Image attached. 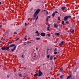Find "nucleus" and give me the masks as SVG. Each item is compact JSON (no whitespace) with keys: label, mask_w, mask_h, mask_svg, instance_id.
<instances>
[{"label":"nucleus","mask_w":79,"mask_h":79,"mask_svg":"<svg viewBox=\"0 0 79 79\" xmlns=\"http://www.w3.org/2000/svg\"><path fill=\"white\" fill-rule=\"evenodd\" d=\"M62 70H63V68H61L59 70L60 72H61V71H62Z\"/></svg>","instance_id":"5701e85b"},{"label":"nucleus","mask_w":79,"mask_h":79,"mask_svg":"<svg viewBox=\"0 0 79 79\" xmlns=\"http://www.w3.org/2000/svg\"><path fill=\"white\" fill-rule=\"evenodd\" d=\"M1 49L2 50H5V47H2Z\"/></svg>","instance_id":"2eb2a0df"},{"label":"nucleus","mask_w":79,"mask_h":79,"mask_svg":"<svg viewBox=\"0 0 79 79\" xmlns=\"http://www.w3.org/2000/svg\"><path fill=\"white\" fill-rule=\"evenodd\" d=\"M10 48V47H9V46L8 47H7L5 48V50H8L9 49V48Z\"/></svg>","instance_id":"f8f14e48"},{"label":"nucleus","mask_w":79,"mask_h":79,"mask_svg":"<svg viewBox=\"0 0 79 79\" xmlns=\"http://www.w3.org/2000/svg\"><path fill=\"white\" fill-rule=\"evenodd\" d=\"M7 77H8V76H7Z\"/></svg>","instance_id":"13d9d810"},{"label":"nucleus","mask_w":79,"mask_h":79,"mask_svg":"<svg viewBox=\"0 0 79 79\" xmlns=\"http://www.w3.org/2000/svg\"><path fill=\"white\" fill-rule=\"evenodd\" d=\"M19 38H18L15 40L16 41H17V40H19Z\"/></svg>","instance_id":"473e14b6"},{"label":"nucleus","mask_w":79,"mask_h":79,"mask_svg":"<svg viewBox=\"0 0 79 79\" xmlns=\"http://www.w3.org/2000/svg\"><path fill=\"white\" fill-rule=\"evenodd\" d=\"M19 76H20V77H22V74H21V73H19Z\"/></svg>","instance_id":"412c9836"},{"label":"nucleus","mask_w":79,"mask_h":79,"mask_svg":"<svg viewBox=\"0 0 79 79\" xmlns=\"http://www.w3.org/2000/svg\"><path fill=\"white\" fill-rule=\"evenodd\" d=\"M31 42L29 41H27V44H31Z\"/></svg>","instance_id":"bb28decb"},{"label":"nucleus","mask_w":79,"mask_h":79,"mask_svg":"<svg viewBox=\"0 0 79 79\" xmlns=\"http://www.w3.org/2000/svg\"><path fill=\"white\" fill-rule=\"evenodd\" d=\"M56 50H57V48H55V50H54V52H56Z\"/></svg>","instance_id":"7c9ffc66"},{"label":"nucleus","mask_w":79,"mask_h":79,"mask_svg":"<svg viewBox=\"0 0 79 79\" xmlns=\"http://www.w3.org/2000/svg\"><path fill=\"white\" fill-rule=\"evenodd\" d=\"M24 39H25V40H27V39H26V37H25L24 38Z\"/></svg>","instance_id":"c9c22d12"},{"label":"nucleus","mask_w":79,"mask_h":79,"mask_svg":"<svg viewBox=\"0 0 79 79\" xmlns=\"http://www.w3.org/2000/svg\"><path fill=\"white\" fill-rule=\"evenodd\" d=\"M25 26H27V23H25Z\"/></svg>","instance_id":"e433bc0d"},{"label":"nucleus","mask_w":79,"mask_h":79,"mask_svg":"<svg viewBox=\"0 0 79 79\" xmlns=\"http://www.w3.org/2000/svg\"><path fill=\"white\" fill-rule=\"evenodd\" d=\"M66 7H61V10H64L66 9Z\"/></svg>","instance_id":"9d476101"},{"label":"nucleus","mask_w":79,"mask_h":79,"mask_svg":"<svg viewBox=\"0 0 79 79\" xmlns=\"http://www.w3.org/2000/svg\"><path fill=\"white\" fill-rule=\"evenodd\" d=\"M8 43L10 44H12V42H9Z\"/></svg>","instance_id":"72a5a7b5"},{"label":"nucleus","mask_w":79,"mask_h":79,"mask_svg":"<svg viewBox=\"0 0 79 79\" xmlns=\"http://www.w3.org/2000/svg\"><path fill=\"white\" fill-rule=\"evenodd\" d=\"M2 41H1L0 40V42H1Z\"/></svg>","instance_id":"6e6d98bb"},{"label":"nucleus","mask_w":79,"mask_h":79,"mask_svg":"<svg viewBox=\"0 0 79 79\" xmlns=\"http://www.w3.org/2000/svg\"><path fill=\"white\" fill-rule=\"evenodd\" d=\"M36 50H38V48H36Z\"/></svg>","instance_id":"79ce46f5"},{"label":"nucleus","mask_w":79,"mask_h":79,"mask_svg":"<svg viewBox=\"0 0 79 79\" xmlns=\"http://www.w3.org/2000/svg\"><path fill=\"white\" fill-rule=\"evenodd\" d=\"M56 57H54V60H56Z\"/></svg>","instance_id":"37998d69"},{"label":"nucleus","mask_w":79,"mask_h":79,"mask_svg":"<svg viewBox=\"0 0 79 79\" xmlns=\"http://www.w3.org/2000/svg\"><path fill=\"white\" fill-rule=\"evenodd\" d=\"M50 24H48V27H47V31L49 30V29H50Z\"/></svg>","instance_id":"1a4fd4ad"},{"label":"nucleus","mask_w":79,"mask_h":79,"mask_svg":"<svg viewBox=\"0 0 79 79\" xmlns=\"http://www.w3.org/2000/svg\"><path fill=\"white\" fill-rule=\"evenodd\" d=\"M34 54H35H35H36V53H34Z\"/></svg>","instance_id":"8fccbe9b"},{"label":"nucleus","mask_w":79,"mask_h":79,"mask_svg":"<svg viewBox=\"0 0 79 79\" xmlns=\"http://www.w3.org/2000/svg\"><path fill=\"white\" fill-rule=\"evenodd\" d=\"M63 75H61L60 77V79H62V78H63Z\"/></svg>","instance_id":"b1692460"},{"label":"nucleus","mask_w":79,"mask_h":79,"mask_svg":"<svg viewBox=\"0 0 79 79\" xmlns=\"http://www.w3.org/2000/svg\"><path fill=\"white\" fill-rule=\"evenodd\" d=\"M47 35L48 36H49V37L50 36V34H48Z\"/></svg>","instance_id":"4c0bfd02"},{"label":"nucleus","mask_w":79,"mask_h":79,"mask_svg":"<svg viewBox=\"0 0 79 79\" xmlns=\"http://www.w3.org/2000/svg\"><path fill=\"white\" fill-rule=\"evenodd\" d=\"M71 16L70 15H69L68 16H66L64 17V21H67L68 19V18H71Z\"/></svg>","instance_id":"f03ea898"},{"label":"nucleus","mask_w":79,"mask_h":79,"mask_svg":"<svg viewBox=\"0 0 79 79\" xmlns=\"http://www.w3.org/2000/svg\"><path fill=\"white\" fill-rule=\"evenodd\" d=\"M25 69H26V68H24Z\"/></svg>","instance_id":"5fc2aeb1"},{"label":"nucleus","mask_w":79,"mask_h":79,"mask_svg":"<svg viewBox=\"0 0 79 79\" xmlns=\"http://www.w3.org/2000/svg\"><path fill=\"white\" fill-rule=\"evenodd\" d=\"M2 21H5V19H2Z\"/></svg>","instance_id":"49530a36"},{"label":"nucleus","mask_w":79,"mask_h":79,"mask_svg":"<svg viewBox=\"0 0 79 79\" xmlns=\"http://www.w3.org/2000/svg\"><path fill=\"white\" fill-rule=\"evenodd\" d=\"M38 16H37L36 18V21H37V20L38 19Z\"/></svg>","instance_id":"f704fd0d"},{"label":"nucleus","mask_w":79,"mask_h":79,"mask_svg":"<svg viewBox=\"0 0 79 79\" xmlns=\"http://www.w3.org/2000/svg\"><path fill=\"white\" fill-rule=\"evenodd\" d=\"M36 40H40V38H36Z\"/></svg>","instance_id":"cd10ccee"},{"label":"nucleus","mask_w":79,"mask_h":79,"mask_svg":"<svg viewBox=\"0 0 79 79\" xmlns=\"http://www.w3.org/2000/svg\"><path fill=\"white\" fill-rule=\"evenodd\" d=\"M55 35H57V36H59V35H60V33H55Z\"/></svg>","instance_id":"ddd939ff"},{"label":"nucleus","mask_w":79,"mask_h":79,"mask_svg":"<svg viewBox=\"0 0 79 79\" xmlns=\"http://www.w3.org/2000/svg\"><path fill=\"white\" fill-rule=\"evenodd\" d=\"M35 56H34V58H35Z\"/></svg>","instance_id":"de8ad7c7"},{"label":"nucleus","mask_w":79,"mask_h":79,"mask_svg":"<svg viewBox=\"0 0 79 79\" xmlns=\"http://www.w3.org/2000/svg\"><path fill=\"white\" fill-rule=\"evenodd\" d=\"M1 4H2V2H0V5H1Z\"/></svg>","instance_id":"09e8293b"},{"label":"nucleus","mask_w":79,"mask_h":79,"mask_svg":"<svg viewBox=\"0 0 79 79\" xmlns=\"http://www.w3.org/2000/svg\"><path fill=\"white\" fill-rule=\"evenodd\" d=\"M70 77H71V75H69V76L67 78V79H69V78H70Z\"/></svg>","instance_id":"dca6fc26"},{"label":"nucleus","mask_w":79,"mask_h":79,"mask_svg":"<svg viewBox=\"0 0 79 79\" xmlns=\"http://www.w3.org/2000/svg\"><path fill=\"white\" fill-rule=\"evenodd\" d=\"M62 24L63 25H64V21H62Z\"/></svg>","instance_id":"f3484780"},{"label":"nucleus","mask_w":79,"mask_h":79,"mask_svg":"<svg viewBox=\"0 0 79 79\" xmlns=\"http://www.w3.org/2000/svg\"><path fill=\"white\" fill-rule=\"evenodd\" d=\"M64 42L63 41H62V42H60V43L59 44V45L60 46H61V45H62V44H63V43H64Z\"/></svg>","instance_id":"423d86ee"},{"label":"nucleus","mask_w":79,"mask_h":79,"mask_svg":"<svg viewBox=\"0 0 79 79\" xmlns=\"http://www.w3.org/2000/svg\"><path fill=\"white\" fill-rule=\"evenodd\" d=\"M2 27V25H0V28H1Z\"/></svg>","instance_id":"a18cd8bd"},{"label":"nucleus","mask_w":79,"mask_h":79,"mask_svg":"<svg viewBox=\"0 0 79 79\" xmlns=\"http://www.w3.org/2000/svg\"><path fill=\"white\" fill-rule=\"evenodd\" d=\"M31 0H30V2H31Z\"/></svg>","instance_id":"3c124183"},{"label":"nucleus","mask_w":79,"mask_h":79,"mask_svg":"<svg viewBox=\"0 0 79 79\" xmlns=\"http://www.w3.org/2000/svg\"><path fill=\"white\" fill-rule=\"evenodd\" d=\"M50 60L51 61H52L53 60V57L52 56H51L50 57Z\"/></svg>","instance_id":"a211bd4d"},{"label":"nucleus","mask_w":79,"mask_h":79,"mask_svg":"<svg viewBox=\"0 0 79 79\" xmlns=\"http://www.w3.org/2000/svg\"><path fill=\"white\" fill-rule=\"evenodd\" d=\"M40 9H38L36 11L35 13L34 14V18H35L37 16L38 13H39L40 12Z\"/></svg>","instance_id":"f257e3e1"},{"label":"nucleus","mask_w":79,"mask_h":79,"mask_svg":"<svg viewBox=\"0 0 79 79\" xmlns=\"http://www.w3.org/2000/svg\"><path fill=\"white\" fill-rule=\"evenodd\" d=\"M35 56H37V55H35Z\"/></svg>","instance_id":"603ef678"},{"label":"nucleus","mask_w":79,"mask_h":79,"mask_svg":"<svg viewBox=\"0 0 79 79\" xmlns=\"http://www.w3.org/2000/svg\"><path fill=\"white\" fill-rule=\"evenodd\" d=\"M3 40L4 41L5 40V39H3Z\"/></svg>","instance_id":"864d4df0"},{"label":"nucleus","mask_w":79,"mask_h":79,"mask_svg":"<svg viewBox=\"0 0 79 79\" xmlns=\"http://www.w3.org/2000/svg\"><path fill=\"white\" fill-rule=\"evenodd\" d=\"M45 65V64H43V65Z\"/></svg>","instance_id":"4d7b16f0"},{"label":"nucleus","mask_w":79,"mask_h":79,"mask_svg":"<svg viewBox=\"0 0 79 79\" xmlns=\"http://www.w3.org/2000/svg\"><path fill=\"white\" fill-rule=\"evenodd\" d=\"M14 46H15V44H11L10 46H9V47H14Z\"/></svg>","instance_id":"9b49d317"},{"label":"nucleus","mask_w":79,"mask_h":79,"mask_svg":"<svg viewBox=\"0 0 79 79\" xmlns=\"http://www.w3.org/2000/svg\"><path fill=\"white\" fill-rule=\"evenodd\" d=\"M54 13H58V11H55L54 12Z\"/></svg>","instance_id":"2f4dec72"},{"label":"nucleus","mask_w":79,"mask_h":79,"mask_svg":"<svg viewBox=\"0 0 79 79\" xmlns=\"http://www.w3.org/2000/svg\"><path fill=\"white\" fill-rule=\"evenodd\" d=\"M35 33H36V34H37L38 33V31H36V32H35Z\"/></svg>","instance_id":"58836bf2"},{"label":"nucleus","mask_w":79,"mask_h":79,"mask_svg":"<svg viewBox=\"0 0 79 79\" xmlns=\"http://www.w3.org/2000/svg\"><path fill=\"white\" fill-rule=\"evenodd\" d=\"M16 48V46H15L13 49H11L12 52H14V51H15V50Z\"/></svg>","instance_id":"0eeeda50"},{"label":"nucleus","mask_w":79,"mask_h":79,"mask_svg":"<svg viewBox=\"0 0 79 79\" xmlns=\"http://www.w3.org/2000/svg\"><path fill=\"white\" fill-rule=\"evenodd\" d=\"M46 15H48V11H46Z\"/></svg>","instance_id":"c756f323"},{"label":"nucleus","mask_w":79,"mask_h":79,"mask_svg":"<svg viewBox=\"0 0 79 79\" xmlns=\"http://www.w3.org/2000/svg\"><path fill=\"white\" fill-rule=\"evenodd\" d=\"M14 34H16V32H15L14 33Z\"/></svg>","instance_id":"c03bdc74"},{"label":"nucleus","mask_w":79,"mask_h":79,"mask_svg":"<svg viewBox=\"0 0 79 79\" xmlns=\"http://www.w3.org/2000/svg\"><path fill=\"white\" fill-rule=\"evenodd\" d=\"M40 35H41V36H43V37L45 36V33H41L40 34Z\"/></svg>","instance_id":"39448f33"},{"label":"nucleus","mask_w":79,"mask_h":79,"mask_svg":"<svg viewBox=\"0 0 79 79\" xmlns=\"http://www.w3.org/2000/svg\"><path fill=\"white\" fill-rule=\"evenodd\" d=\"M50 18V16H48V17H47L46 18L47 20V21H48V19H49V18Z\"/></svg>","instance_id":"6ab92c4d"},{"label":"nucleus","mask_w":79,"mask_h":79,"mask_svg":"<svg viewBox=\"0 0 79 79\" xmlns=\"http://www.w3.org/2000/svg\"><path fill=\"white\" fill-rule=\"evenodd\" d=\"M55 13H54L52 14V16L53 17H54V16H55Z\"/></svg>","instance_id":"4be33fe9"},{"label":"nucleus","mask_w":79,"mask_h":79,"mask_svg":"<svg viewBox=\"0 0 79 79\" xmlns=\"http://www.w3.org/2000/svg\"><path fill=\"white\" fill-rule=\"evenodd\" d=\"M53 25L54 27H55V28L58 27V25L56 23H54Z\"/></svg>","instance_id":"20e7f679"},{"label":"nucleus","mask_w":79,"mask_h":79,"mask_svg":"<svg viewBox=\"0 0 79 79\" xmlns=\"http://www.w3.org/2000/svg\"><path fill=\"white\" fill-rule=\"evenodd\" d=\"M22 58H24V56L23 55H22Z\"/></svg>","instance_id":"ea45409f"},{"label":"nucleus","mask_w":79,"mask_h":79,"mask_svg":"<svg viewBox=\"0 0 79 79\" xmlns=\"http://www.w3.org/2000/svg\"><path fill=\"white\" fill-rule=\"evenodd\" d=\"M70 32L72 33V34H74V30L73 29H71L70 30Z\"/></svg>","instance_id":"6e6552de"},{"label":"nucleus","mask_w":79,"mask_h":79,"mask_svg":"<svg viewBox=\"0 0 79 79\" xmlns=\"http://www.w3.org/2000/svg\"><path fill=\"white\" fill-rule=\"evenodd\" d=\"M37 36H39V35H40V33L39 32V33H38L37 34H36Z\"/></svg>","instance_id":"aec40b11"},{"label":"nucleus","mask_w":79,"mask_h":79,"mask_svg":"<svg viewBox=\"0 0 79 79\" xmlns=\"http://www.w3.org/2000/svg\"><path fill=\"white\" fill-rule=\"evenodd\" d=\"M42 75V72L40 71H39V74L38 76H41Z\"/></svg>","instance_id":"7ed1b4c3"},{"label":"nucleus","mask_w":79,"mask_h":79,"mask_svg":"<svg viewBox=\"0 0 79 79\" xmlns=\"http://www.w3.org/2000/svg\"><path fill=\"white\" fill-rule=\"evenodd\" d=\"M57 52H55L54 53V55H56V54H57Z\"/></svg>","instance_id":"393cba45"},{"label":"nucleus","mask_w":79,"mask_h":79,"mask_svg":"<svg viewBox=\"0 0 79 79\" xmlns=\"http://www.w3.org/2000/svg\"><path fill=\"white\" fill-rule=\"evenodd\" d=\"M66 23L67 24H69V22L66 21Z\"/></svg>","instance_id":"c85d7f7f"},{"label":"nucleus","mask_w":79,"mask_h":79,"mask_svg":"<svg viewBox=\"0 0 79 79\" xmlns=\"http://www.w3.org/2000/svg\"><path fill=\"white\" fill-rule=\"evenodd\" d=\"M60 20V17H58V20Z\"/></svg>","instance_id":"a19ab883"},{"label":"nucleus","mask_w":79,"mask_h":79,"mask_svg":"<svg viewBox=\"0 0 79 79\" xmlns=\"http://www.w3.org/2000/svg\"><path fill=\"white\" fill-rule=\"evenodd\" d=\"M38 75H39V74L37 73H36L34 74V76H35V77H36V76H37Z\"/></svg>","instance_id":"4468645a"},{"label":"nucleus","mask_w":79,"mask_h":79,"mask_svg":"<svg viewBox=\"0 0 79 79\" xmlns=\"http://www.w3.org/2000/svg\"><path fill=\"white\" fill-rule=\"evenodd\" d=\"M47 58H50V56L49 55H48L47 56Z\"/></svg>","instance_id":"a878e982"}]
</instances>
